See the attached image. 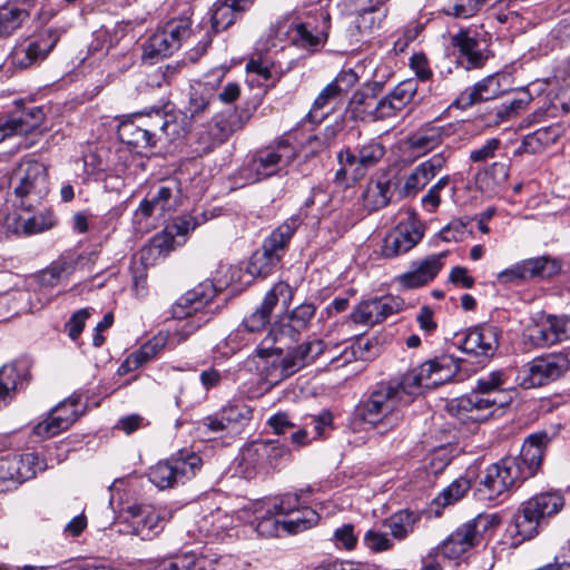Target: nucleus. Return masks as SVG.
I'll use <instances>...</instances> for the list:
<instances>
[{"instance_id":"51","label":"nucleus","mask_w":570,"mask_h":570,"mask_svg":"<svg viewBox=\"0 0 570 570\" xmlns=\"http://www.w3.org/2000/svg\"><path fill=\"white\" fill-rule=\"evenodd\" d=\"M318 519L320 515L315 510L303 507L283 519V530L286 533L296 534L317 524Z\"/></svg>"},{"instance_id":"45","label":"nucleus","mask_w":570,"mask_h":570,"mask_svg":"<svg viewBox=\"0 0 570 570\" xmlns=\"http://www.w3.org/2000/svg\"><path fill=\"white\" fill-rule=\"evenodd\" d=\"M390 179L371 180L363 193L364 207L370 212L384 208L393 195Z\"/></svg>"},{"instance_id":"12","label":"nucleus","mask_w":570,"mask_h":570,"mask_svg":"<svg viewBox=\"0 0 570 570\" xmlns=\"http://www.w3.org/2000/svg\"><path fill=\"white\" fill-rule=\"evenodd\" d=\"M291 456L289 449L278 441H254L246 444L239 454V465L248 475L274 471Z\"/></svg>"},{"instance_id":"2","label":"nucleus","mask_w":570,"mask_h":570,"mask_svg":"<svg viewBox=\"0 0 570 570\" xmlns=\"http://www.w3.org/2000/svg\"><path fill=\"white\" fill-rule=\"evenodd\" d=\"M411 403L399 382L377 384L366 400L360 402L355 415L380 433L394 429L403 420L402 409Z\"/></svg>"},{"instance_id":"28","label":"nucleus","mask_w":570,"mask_h":570,"mask_svg":"<svg viewBox=\"0 0 570 570\" xmlns=\"http://www.w3.org/2000/svg\"><path fill=\"white\" fill-rule=\"evenodd\" d=\"M127 520L131 527V533L142 540H151L164 529L166 510L156 509L149 505H131L126 510Z\"/></svg>"},{"instance_id":"63","label":"nucleus","mask_w":570,"mask_h":570,"mask_svg":"<svg viewBox=\"0 0 570 570\" xmlns=\"http://www.w3.org/2000/svg\"><path fill=\"white\" fill-rule=\"evenodd\" d=\"M500 146L501 140L499 138L488 139L482 146L470 151L469 159L472 163H485L495 156Z\"/></svg>"},{"instance_id":"60","label":"nucleus","mask_w":570,"mask_h":570,"mask_svg":"<svg viewBox=\"0 0 570 570\" xmlns=\"http://www.w3.org/2000/svg\"><path fill=\"white\" fill-rule=\"evenodd\" d=\"M13 118L16 119L18 131L21 135H27L40 126L43 114L40 108L33 107L28 111L14 115Z\"/></svg>"},{"instance_id":"46","label":"nucleus","mask_w":570,"mask_h":570,"mask_svg":"<svg viewBox=\"0 0 570 570\" xmlns=\"http://www.w3.org/2000/svg\"><path fill=\"white\" fill-rule=\"evenodd\" d=\"M148 131L153 132V139L155 144L160 139L161 136L171 138L176 131V122L171 120L164 111L155 109L148 112L146 116L137 117Z\"/></svg>"},{"instance_id":"57","label":"nucleus","mask_w":570,"mask_h":570,"mask_svg":"<svg viewBox=\"0 0 570 570\" xmlns=\"http://www.w3.org/2000/svg\"><path fill=\"white\" fill-rule=\"evenodd\" d=\"M470 488V480L466 478H459L442 491L436 501L443 507L453 504L462 499Z\"/></svg>"},{"instance_id":"20","label":"nucleus","mask_w":570,"mask_h":570,"mask_svg":"<svg viewBox=\"0 0 570 570\" xmlns=\"http://www.w3.org/2000/svg\"><path fill=\"white\" fill-rule=\"evenodd\" d=\"M551 440L552 438L547 431L532 433L524 440L518 456H508V460H512L519 470L518 479L520 482L538 473Z\"/></svg>"},{"instance_id":"41","label":"nucleus","mask_w":570,"mask_h":570,"mask_svg":"<svg viewBox=\"0 0 570 570\" xmlns=\"http://www.w3.org/2000/svg\"><path fill=\"white\" fill-rule=\"evenodd\" d=\"M421 520V512L403 509L394 512L383 521V525L390 530L391 535L397 540H405L414 532Z\"/></svg>"},{"instance_id":"29","label":"nucleus","mask_w":570,"mask_h":570,"mask_svg":"<svg viewBox=\"0 0 570 570\" xmlns=\"http://www.w3.org/2000/svg\"><path fill=\"white\" fill-rule=\"evenodd\" d=\"M462 127V122L443 126L425 124L407 137L406 144L413 154L423 156L439 147L445 138L458 134Z\"/></svg>"},{"instance_id":"19","label":"nucleus","mask_w":570,"mask_h":570,"mask_svg":"<svg viewBox=\"0 0 570 570\" xmlns=\"http://www.w3.org/2000/svg\"><path fill=\"white\" fill-rule=\"evenodd\" d=\"M451 43L459 51V66L465 70L481 69L492 57L488 40L470 30L461 29L451 37Z\"/></svg>"},{"instance_id":"3","label":"nucleus","mask_w":570,"mask_h":570,"mask_svg":"<svg viewBox=\"0 0 570 570\" xmlns=\"http://www.w3.org/2000/svg\"><path fill=\"white\" fill-rule=\"evenodd\" d=\"M326 350L323 340L314 338L287 350L283 354L279 346H258L255 352L258 357L265 360L266 377L271 382H279L287 379L302 368L313 364Z\"/></svg>"},{"instance_id":"34","label":"nucleus","mask_w":570,"mask_h":570,"mask_svg":"<svg viewBox=\"0 0 570 570\" xmlns=\"http://www.w3.org/2000/svg\"><path fill=\"white\" fill-rule=\"evenodd\" d=\"M446 160L448 156L442 151L417 165L406 177L403 185V194L405 196L414 195L425 187L426 184L444 167Z\"/></svg>"},{"instance_id":"47","label":"nucleus","mask_w":570,"mask_h":570,"mask_svg":"<svg viewBox=\"0 0 570 570\" xmlns=\"http://www.w3.org/2000/svg\"><path fill=\"white\" fill-rule=\"evenodd\" d=\"M562 132V127L557 124L539 128L524 136V146L530 150V155L539 154L556 144Z\"/></svg>"},{"instance_id":"9","label":"nucleus","mask_w":570,"mask_h":570,"mask_svg":"<svg viewBox=\"0 0 570 570\" xmlns=\"http://www.w3.org/2000/svg\"><path fill=\"white\" fill-rule=\"evenodd\" d=\"M12 180L16 181L19 207L23 210H35L49 193L47 167L38 160L21 161L13 171Z\"/></svg>"},{"instance_id":"55","label":"nucleus","mask_w":570,"mask_h":570,"mask_svg":"<svg viewBox=\"0 0 570 570\" xmlns=\"http://www.w3.org/2000/svg\"><path fill=\"white\" fill-rule=\"evenodd\" d=\"M532 97L525 89L520 90L515 97L505 100L501 106L495 108L497 122L503 121L519 111L525 109Z\"/></svg>"},{"instance_id":"38","label":"nucleus","mask_w":570,"mask_h":570,"mask_svg":"<svg viewBox=\"0 0 570 570\" xmlns=\"http://www.w3.org/2000/svg\"><path fill=\"white\" fill-rule=\"evenodd\" d=\"M532 343L540 347L552 346L567 340L562 316L548 315L543 322L530 328Z\"/></svg>"},{"instance_id":"42","label":"nucleus","mask_w":570,"mask_h":570,"mask_svg":"<svg viewBox=\"0 0 570 570\" xmlns=\"http://www.w3.org/2000/svg\"><path fill=\"white\" fill-rule=\"evenodd\" d=\"M302 222L303 220L299 215L291 216L277 228H275L263 244L272 252L283 257L291 238L301 226Z\"/></svg>"},{"instance_id":"27","label":"nucleus","mask_w":570,"mask_h":570,"mask_svg":"<svg viewBox=\"0 0 570 570\" xmlns=\"http://www.w3.org/2000/svg\"><path fill=\"white\" fill-rule=\"evenodd\" d=\"M518 471L512 460L502 459L485 470L484 476L480 481L479 491L483 492L489 500L500 497L520 482Z\"/></svg>"},{"instance_id":"21","label":"nucleus","mask_w":570,"mask_h":570,"mask_svg":"<svg viewBox=\"0 0 570 570\" xmlns=\"http://www.w3.org/2000/svg\"><path fill=\"white\" fill-rule=\"evenodd\" d=\"M217 78L206 76L204 80L190 85L186 101L183 106V115L186 119L197 121L209 114L212 105L216 101V89L223 80L224 70L218 71Z\"/></svg>"},{"instance_id":"64","label":"nucleus","mask_w":570,"mask_h":570,"mask_svg":"<svg viewBox=\"0 0 570 570\" xmlns=\"http://www.w3.org/2000/svg\"><path fill=\"white\" fill-rule=\"evenodd\" d=\"M90 316V309L89 308H81L77 312H75L69 321L66 323L65 328L68 333V336L76 341L81 332L83 331L85 323L87 318Z\"/></svg>"},{"instance_id":"26","label":"nucleus","mask_w":570,"mask_h":570,"mask_svg":"<svg viewBox=\"0 0 570 570\" xmlns=\"http://www.w3.org/2000/svg\"><path fill=\"white\" fill-rule=\"evenodd\" d=\"M500 330L492 324H481L458 334V346L466 354L492 356L499 347Z\"/></svg>"},{"instance_id":"5","label":"nucleus","mask_w":570,"mask_h":570,"mask_svg":"<svg viewBox=\"0 0 570 570\" xmlns=\"http://www.w3.org/2000/svg\"><path fill=\"white\" fill-rule=\"evenodd\" d=\"M217 289L212 281H205L190 291L181 295L173 306V316L181 320L180 323L169 336V343L180 344L185 342L202 325L210 320L208 312L203 309L214 299Z\"/></svg>"},{"instance_id":"4","label":"nucleus","mask_w":570,"mask_h":570,"mask_svg":"<svg viewBox=\"0 0 570 570\" xmlns=\"http://www.w3.org/2000/svg\"><path fill=\"white\" fill-rule=\"evenodd\" d=\"M298 157L296 146L284 135L266 147L257 149L239 174L247 184H254L273 176L286 175L288 167Z\"/></svg>"},{"instance_id":"33","label":"nucleus","mask_w":570,"mask_h":570,"mask_svg":"<svg viewBox=\"0 0 570 570\" xmlns=\"http://www.w3.org/2000/svg\"><path fill=\"white\" fill-rule=\"evenodd\" d=\"M30 0H9L0 6V38H8L17 32L30 18Z\"/></svg>"},{"instance_id":"23","label":"nucleus","mask_w":570,"mask_h":570,"mask_svg":"<svg viewBox=\"0 0 570 570\" xmlns=\"http://www.w3.org/2000/svg\"><path fill=\"white\" fill-rule=\"evenodd\" d=\"M404 305L405 302L400 296L375 297L357 304L350 314V318L356 324L373 326L401 312Z\"/></svg>"},{"instance_id":"13","label":"nucleus","mask_w":570,"mask_h":570,"mask_svg":"<svg viewBox=\"0 0 570 570\" xmlns=\"http://www.w3.org/2000/svg\"><path fill=\"white\" fill-rule=\"evenodd\" d=\"M66 31L67 29L62 27L48 28L19 41L9 56L11 65L27 69L45 60Z\"/></svg>"},{"instance_id":"36","label":"nucleus","mask_w":570,"mask_h":570,"mask_svg":"<svg viewBox=\"0 0 570 570\" xmlns=\"http://www.w3.org/2000/svg\"><path fill=\"white\" fill-rule=\"evenodd\" d=\"M435 358L429 360L417 367L405 373L401 381H399L403 392L410 396L412 402L414 396L421 393L422 389H434L440 383H434L435 379Z\"/></svg>"},{"instance_id":"6","label":"nucleus","mask_w":570,"mask_h":570,"mask_svg":"<svg viewBox=\"0 0 570 570\" xmlns=\"http://www.w3.org/2000/svg\"><path fill=\"white\" fill-rule=\"evenodd\" d=\"M249 119L244 109H225L216 112L212 119L200 125L194 136V151L198 156L213 153L224 145L235 132L243 129Z\"/></svg>"},{"instance_id":"44","label":"nucleus","mask_w":570,"mask_h":570,"mask_svg":"<svg viewBox=\"0 0 570 570\" xmlns=\"http://www.w3.org/2000/svg\"><path fill=\"white\" fill-rule=\"evenodd\" d=\"M342 100L343 97L331 83H328L315 98L312 108L307 114L308 120L314 124H320L338 104L342 102Z\"/></svg>"},{"instance_id":"48","label":"nucleus","mask_w":570,"mask_h":570,"mask_svg":"<svg viewBox=\"0 0 570 570\" xmlns=\"http://www.w3.org/2000/svg\"><path fill=\"white\" fill-rule=\"evenodd\" d=\"M401 239L403 246L411 250L423 237V228L413 212H406V217L392 229Z\"/></svg>"},{"instance_id":"32","label":"nucleus","mask_w":570,"mask_h":570,"mask_svg":"<svg viewBox=\"0 0 570 570\" xmlns=\"http://www.w3.org/2000/svg\"><path fill=\"white\" fill-rule=\"evenodd\" d=\"M445 253L430 255L413 264V269L399 276V283L405 288H416L430 283L441 271Z\"/></svg>"},{"instance_id":"14","label":"nucleus","mask_w":570,"mask_h":570,"mask_svg":"<svg viewBox=\"0 0 570 570\" xmlns=\"http://www.w3.org/2000/svg\"><path fill=\"white\" fill-rule=\"evenodd\" d=\"M191 12L190 9L184 11V14L174 18L166 22V24L155 32L145 46L144 55L154 57H167L178 50L184 40H186L191 32Z\"/></svg>"},{"instance_id":"40","label":"nucleus","mask_w":570,"mask_h":570,"mask_svg":"<svg viewBox=\"0 0 570 570\" xmlns=\"http://www.w3.org/2000/svg\"><path fill=\"white\" fill-rule=\"evenodd\" d=\"M27 374L28 370L22 363L6 364L0 368V409L10 403Z\"/></svg>"},{"instance_id":"43","label":"nucleus","mask_w":570,"mask_h":570,"mask_svg":"<svg viewBox=\"0 0 570 570\" xmlns=\"http://www.w3.org/2000/svg\"><path fill=\"white\" fill-rule=\"evenodd\" d=\"M153 132L148 131L140 120L122 121L118 128L119 139L129 146L136 148H151L156 144L153 139Z\"/></svg>"},{"instance_id":"53","label":"nucleus","mask_w":570,"mask_h":570,"mask_svg":"<svg viewBox=\"0 0 570 570\" xmlns=\"http://www.w3.org/2000/svg\"><path fill=\"white\" fill-rule=\"evenodd\" d=\"M379 350L376 340L358 337L350 347L343 351L342 357L345 363L351 362L352 358L368 361L379 354Z\"/></svg>"},{"instance_id":"16","label":"nucleus","mask_w":570,"mask_h":570,"mask_svg":"<svg viewBox=\"0 0 570 570\" xmlns=\"http://www.w3.org/2000/svg\"><path fill=\"white\" fill-rule=\"evenodd\" d=\"M283 298L285 305L292 299V289L288 284L279 282L275 284L265 295L262 304L247 317L243 320L242 325L227 337L228 342L240 341L242 333H256L265 328L271 321V314Z\"/></svg>"},{"instance_id":"11","label":"nucleus","mask_w":570,"mask_h":570,"mask_svg":"<svg viewBox=\"0 0 570 570\" xmlns=\"http://www.w3.org/2000/svg\"><path fill=\"white\" fill-rule=\"evenodd\" d=\"M202 465V458L197 453L183 449L151 466L148 479L160 490L170 489L194 478Z\"/></svg>"},{"instance_id":"24","label":"nucleus","mask_w":570,"mask_h":570,"mask_svg":"<svg viewBox=\"0 0 570 570\" xmlns=\"http://www.w3.org/2000/svg\"><path fill=\"white\" fill-rule=\"evenodd\" d=\"M569 370L570 358L567 354L558 353L535 358L528 364L522 384L525 387L543 386L560 379Z\"/></svg>"},{"instance_id":"50","label":"nucleus","mask_w":570,"mask_h":570,"mask_svg":"<svg viewBox=\"0 0 570 570\" xmlns=\"http://www.w3.org/2000/svg\"><path fill=\"white\" fill-rule=\"evenodd\" d=\"M282 257L267 248L264 244L250 257L247 272L257 277H266L281 262Z\"/></svg>"},{"instance_id":"31","label":"nucleus","mask_w":570,"mask_h":570,"mask_svg":"<svg viewBox=\"0 0 570 570\" xmlns=\"http://www.w3.org/2000/svg\"><path fill=\"white\" fill-rule=\"evenodd\" d=\"M315 313L316 306L313 303H302L291 312L287 323L279 322L272 326L263 344L268 341L275 344L285 337L295 341L298 333L308 327Z\"/></svg>"},{"instance_id":"59","label":"nucleus","mask_w":570,"mask_h":570,"mask_svg":"<svg viewBox=\"0 0 570 570\" xmlns=\"http://www.w3.org/2000/svg\"><path fill=\"white\" fill-rule=\"evenodd\" d=\"M200 562L202 560H198L196 556L190 552L176 556L169 560H164L149 570H195Z\"/></svg>"},{"instance_id":"39","label":"nucleus","mask_w":570,"mask_h":570,"mask_svg":"<svg viewBox=\"0 0 570 570\" xmlns=\"http://www.w3.org/2000/svg\"><path fill=\"white\" fill-rule=\"evenodd\" d=\"M383 16L384 13H381L376 6L361 9L355 21L347 29L351 45L366 42L371 32L380 27Z\"/></svg>"},{"instance_id":"56","label":"nucleus","mask_w":570,"mask_h":570,"mask_svg":"<svg viewBox=\"0 0 570 570\" xmlns=\"http://www.w3.org/2000/svg\"><path fill=\"white\" fill-rule=\"evenodd\" d=\"M168 343L169 334L159 332L134 352L136 357L135 360L138 358L141 365H144L154 360Z\"/></svg>"},{"instance_id":"22","label":"nucleus","mask_w":570,"mask_h":570,"mask_svg":"<svg viewBox=\"0 0 570 570\" xmlns=\"http://www.w3.org/2000/svg\"><path fill=\"white\" fill-rule=\"evenodd\" d=\"M510 76L503 72H495L487 76L471 87L464 89L452 106L465 110L475 104L495 99L510 91Z\"/></svg>"},{"instance_id":"7","label":"nucleus","mask_w":570,"mask_h":570,"mask_svg":"<svg viewBox=\"0 0 570 570\" xmlns=\"http://www.w3.org/2000/svg\"><path fill=\"white\" fill-rule=\"evenodd\" d=\"M562 495L556 492L539 493L521 503L513 515L514 537L519 541L534 538L546 520L563 508Z\"/></svg>"},{"instance_id":"8","label":"nucleus","mask_w":570,"mask_h":570,"mask_svg":"<svg viewBox=\"0 0 570 570\" xmlns=\"http://www.w3.org/2000/svg\"><path fill=\"white\" fill-rule=\"evenodd\" d=\"M183 199L181 183L176 177H169L150 186L146 196L135 210V223L153 218L156 222L166 220L180 206Z\"/></svg>"},{"instance_id":"10","label":"nucleus","mask_w":570,"mask_h":570,"mask_svg":"<svg viewBox=\"0 0 570 570\" xmlns=\"http://www.w3.org/2000/svg\"><path fill=\"white\" fill-rule=\"evenodd\" d=\"M498 514L480 513L458 527L441 544L440 552L448 559H459L472 548L482 543L488 531L498 527Z\"/></svg>"},{"instance_id":"30","label":"nucleus","mask_w":570,"mask_h":570,"mask_svg":"<svg viewBox=\"0 0 570 570\" xmlns=\"http://www.w3.org/2000/svg\"><path fill=\"white\" fill-rule=\"evenodd\" d=\"M318 17L322 26L313 24L309 21L294 23L287 30L289 41L297 48L315 51L324 45L327 39L331 17L325 11H320Z\"/></svg>"},{"instance_id":"58","label":"nucleus","mask_w":570,"mask_h":570,"mask_svg":"<svg viewBox=\"0 0 570 570\" xmlns=\"http://www.w3.org/2000/svg\"><path fill=\"white\" fill-rule=\"evenodd\" d=\"M222 413L224 414V419L226 420L227 425L230 423L245 425L253 417L252 407L240 401L228 403L222 409Z\"/></svg>"},{"instance_id":"18","label":"nucleus","mask_w":570,"mask_h":570,"mask_svg":"<svg viewBox=\"0 0 570 570\" xmlns=\"http://www.w3.org/2000/svg\"><path fill=\"white\" fill-rule=\"evenodd\" d=\"M39 464L36 452L12 453L0 458V493L17 489L24 481L35 478Z\"/></svg>"},{"instance_id":"37","label":"nucleus","mask_w":570,"mask_h":570,"mask_svg":"<svg viewBox=\"0 0 570 570\" xmlns=\"http://www.w3.org/2000/svg\"><path fill=\"white\" fill-rule=\"evenodd\" d=\"M252 0H217L212 8V29L217 33L226 30L249 9Z\"/></svg>"},{"instance_id":"1","label":"nucleus","mask_w":570,"mask_h":570,"mask_svg":"<svg viewBox=\"0 0 570 570\" xmlns=\"http://www.w3.org/2000/svg\"><path fill=\"white\" fill-rule=\"evenodd\" d=\"M504 372L494 371L478 380L475 389L466 395L453 400L450 411L461 420L484 421L495 410L511 403L507 389Z\"/></svg>"},{"instance_id":"17","label":"nucleus","mask_w":570,"mask_h":570,"mask_svg":"<svg viewBox=\"0 0 570 570\" xmlns=\"http://www.w3.org/2000/svg\"><path fill=\"white\" fill-rule=\"evenodd\" d=\"M559 259L539 256L515 263L497 275V281L503 285H518L531 278H550L561 272Z\"/></svg>"},{"instance_id":"61","label":"nucleus","mask_w":570,"mask_h":570,"mask_svg":"<svg viewBox=\"0 0 570 570\" xmlns=\"http://www.w3.org/2000/svg\"><path fill=\"white\" fill-rule=\"evenodd\" d=\"M417 91V82L414 79H407L401 81L394 87L389 96L396 102L399 108H403L409 105Z\"/></svg>"},{"instance_id":"25","label":"nucleus","mask_w":570,"mask_h":570,"mask_svg":"<svg viewBox=\"0 0 570 570\" xmlns=\"http://www.w3.org/2000/svg\"><path fill=\"white\" fill-rule=\"evenodd\" d=\"M385 146L377 139L360 145L354 153L350 147L337 153V161L353 167V180L362 179L368 169L375 167L385 156Z\"/></svg>"},{"instance_id":"52","label":"nucleus","mask_w":570,"mask_h":570,"mask_svg":"<svg viewBox=\"0 0 570 570\" xmlns=\"http://www.w3.org/2000/svg\"><path fill=\"white\" fill-rule=\"evenodd\" d=\"M509 177V166L504 163L495 161L489 166L479 177L481 188L498 193L507 183Z\"/></svg>"},{"instance_id":"35","label":"nucleus","mask_w":570,"mask_h":570,"mask_svg":"<svg viewBox=\"0 0 570 570\" xmlns=\"http://www.w3.org/2000/svg\"><path fill=\"white\" fill-rule=\"evenodd\" d=\"M381 90L380 82H371L356 90L348 104L351 117L360 121H374L377 96Z\"/></svg>"},{"instance_id":"62","label":"nucleus","mask_w":570,"mask_h":570,"mask_svg":"<svg viewBox=\"0 0 570 570\" xmlns=\"http://www.w3.org/2000/svg\"><path fill=\"white\" fill-rule=\"evenodd\" d=\"M435 379L434 383L443 384L450 381L459 371V364L450 355L435 357Z\"/></svg>"},{"instance_id":"49","label":"nucleus","mask_w":570,"mask_h":570,"mask_svg":"<svg viewBox=\"0 0 570 570\" xmlns=\"http://www.w3.org/2000/svg\"><path fill=\"white\" fill-rule=\"evenodd\" d=\"M253 523L258 535L264 538L278 537L284 532L283 520L279 519V515L269 505L256 509Z\"/></svg>"},{"instance_id":"15","label":"nucleus","mask_w":570,"mask_h":570,"mask_svg":"<svg viewBox=\"0 0 570 570\" xmlns=\"http://www.w3.org/2000/svg\"><path fill=\"white\" fill-rule=\"evenodd\" d=\"M86 411L81 395L73 393L52 407L46 419L37 423L33 434L40 439H50L67 431Z\"/></svg>"},{"instance_id":"54","label":"nucleus","mask_w":570,"mask_h":570,"mask_svg":"<svg viewBox=\"0 0 570 570\" xmlns=\"http://www.w3.org/2000/svg\"><path fill=\"white\" fill-rule=\"evenodd\" d=\"M73 267L66 259H59L53 262L49 267L43 269L39 276V283L46 287L57 286L63 278L68 277Z\"/></svg>"}]
</instances>
